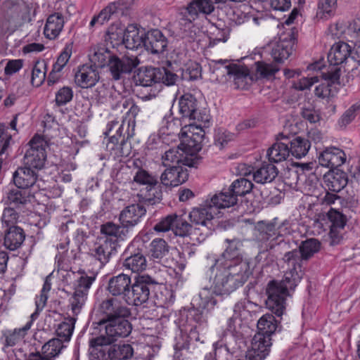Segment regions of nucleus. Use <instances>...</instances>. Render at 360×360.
<instances>
[{
  "mask_svg": "<svg viewBox=\"0 0 360 360\" xmlns=\"http://www.w3.org/2000/svg\"><path fill=\"white\" fill-rule=\"evenodd\" d=\"M134 349L129 344L114 345L110 347V360H127L132 356Z\"/></svg>",
  "mask_w": 360,
  "mask_h": 360,
  "instance_id": "nucleus-51",
  "label": "nucleus"
},
{
  "mask_svg": "<svg viewBox=\"0 0 360 360\" xmlns=\"http://www.w3.org/2000/svg\"><path fill=\"white\" fill-rule=\"evenodd\" d=\"M211 34L213 36V39L217 41L225 42L227 41L230 29L226 26L224 23L220 22L215 26H212Z\"/></svg>",
  "mask_w": 360,
  "mask_h": 360,
  "instance_id": "nucleus-57",
  "label": "nucleus"
},
{
  "mask_svg": "<svg viewBox=\"0 0 360 360\" xmlns=\"http://www.w3.org/2000/svg\"><path fill=\"white\" fill-rule=\"evenodd\" d=\"M198 307H191L184 309L181 313V321L191 327L201 326L207 321V316L205 310L207 311L212 309L217 301L210 292V290L205 288L199 292L198 298L195 300L197 302Z\"/></svg>",
  "mask_w": 360,
  "mask_h": 360,
  "instance_id": "nucleus-9",
  "label": "nucleus"
},
{
  "mask_svg": "<svg viewBox=\"0 0 360 360\" xmlns=\"http://www.w3.org/2000/svg\"><path fill=\"white\" fill-rule=\"evenodd\" d=\"M158 282L148 274L135 276L127 297L126 304L136 307L149 304L151 291Z\"/></svg>",
  "mask_w": 360,
  "mask_h": 360,
  "instance_id": "nucleus-11",
  "label": "nucleus"
},
{
  "mask_svg": "<svg viewBox=\"0 0 360 360\" xmlns=\"http://www.w3.org/2000/svg\"><path fill=\"white\" fill-rule=\"evenodd\" d=\"M193 231H195L193 225L189 224L183 214H174L172 231L176 236L183 238L188 237L191 241H196L198 243H202L198 236H194Z\"/></svg>",
  "mask_w": 360,
  "mask_h": 360,
  "instance_id": "nucleus-38",
  "label": "nucleus"
},
{
  "mask_svg": "<svg viewBox=\"0 0 360 360\" xmlns=\"http://www.w3.org/2000/svg\"><path fill=\"white\" fill-rule=\"evenodd\" d=\"M146 32L140 30L137 25H129L124 30L122 42L128 49H138L144 46Z\"/></svg>",
  "mask_w": 360,
  "mask_h": 360,
  "instance_id": "nucleus-31",
  "label": "nucleus"
},
{
  "mask_svg": "<svg viewBox=\"0 0 360 360\" xmlns=\"http://www.w3.org/2000/svg\"><path fill=\"white\" fill-rule=\"evenodd\" d=\"M226 246L224 252L221 255L220 257L215 259V262L226 264L230 266L236 267L240 264H245V271H250V266L248 262L243 259L240 253V249L243 245L242 242L239 239H226Z\"/></svg>",
  "mask_w": 360,
  "mask_h": 360,
  "instance_id": "nucleus-17",
  "label": "nucleus"
},
{
  "mask_svg": "<svg viewBox=\"0 0 360 360\" xmlns=\"http://www.w3.org/2000/svg\"><path fill=\"white\" fill-rule=\"evenodd\" d=\"M336 1L337 0H320L319 4V13H323L321 18H326L332 15Z\"/></svg>",
  "mask_w": 360,
  "mask_h": 360,
  "instance_id": "nucleus-63",
  "label": "nucleus"
},
{
  "mask_svg": "<svg viewBox=\"0 0 360 360\" xmlns=\"http://www.w3.org/2000/svg\"><path fill=\"white\" fill-rule=\"evenodd\" d=\"M147 266L145 256L140 252L127 257L123 262V266L132 272H139L146 269Z\"/></svg>",
  "mask_w": 360,
  "mask_h": 360,
  "instance_id": "nucleus-50",
  "label": "nucleus"
},
{
  "mask_svg": "<svg viewBox=\"0 0 360 360\" xmlns=\"http://www.w3.org/2000/svg\"><path fill=\"white\" fill-rule=\"evenodd\" d=\"M19 218L18 212L15 210V207H8L4 209L1 220L4 225H6L8 229L11 226H15Z\"/></svg>",
  "mask_w": 360,
  "mask_h": 360,
  "instance_id": "nucleus-60",
  "label": "nucleus"
},
{
  "mask_svg": "<svg viewBox=\"0 0 360 360\" xmlns=\"http://www.w3.org/2000/svg\"><path fill=\"white\" fill-rule=\"evenodd\" d=\"M112 241L97 239L89 250L90 256L98 262L99 268H103L117 252V247Z\"/></svg>",
  "mask_w": 360,
  "mask_h": 360,
  "instance_id": "nucleus-18",
  "label": "nucleus"
},
{
  "mask_svg": "<svg viewBox=\"0 0 360 360\" xmlns=\"http://www.w3.org/2000/svg\"><path fill=\"white\" fill-rule=\"evenodd\" d=\"M136 165V171L134 172L133 180L139 185H146V187L154 185L158 182L156 176L150 174L147 170L140 167L136 162H134Z\"/></svg>",
  "mask_w": 360,
  "mask_h": 360,
  "instance_id": "nucleus-53",
  "label": "nucleus"
},
{
  "mask_svg": "<svg viewBox=\"0 0 360 360\" xmlns=\"http://www.w3.org/2000/svg\"><path fill=\"white\" fill-rule=\"evenodd\" d=\"M73 91L70 86H63L56 93V104L57 106H63L72 100Z\"/></svg>",
  "mask_w": 360,
  "mask_h": 360,
  "instance_id": "nucleus-56",
  "label": "nucleus"
},
{
  "mask_svg": "<svg viewBox=\"0 0 360 360\" xmlns=\"http://www.w3.org/2000/svg\"><path fill=\"white\" fill-rule=\"evenodd\" d=\"M25 237V233L20 227L11 226L6 231L4 244L7 249L15 250L20 247Z\"/></svg>",
  "mask_w": 360,
  "mask_h": 360,
  "instance_id": "nucleus-42",
  "label": "nucleus"
},
{
  "mask_svg": "<svg viewBox=\"0 0 360 360\" xmlns=\"http://www.w3.org/2000/svg\"><path fill=\"white\" fill-rule=\"evenodd\" d=\"M240 337V333H223L220 339L215 342L217 349H219L217 351L222 352L226 356L233 353L237 349L238 340Z\"/></svg>",
  "mask_w": 360,
  "mask_h": 360,
  "instance_id": "nucleus-43",
  "label": "nucleus"
},
{
  "mask_svg": "<svg viewBox=\"0 0 360 360\" xmlns=\"http://www.w3.org/2000/svg\"><path fill=\"white\" fill-rule=\"evenodd\" d=\"M253 184L245 178L235 180L227 191L217 193L212 197V201L215 205L225 208L234 206L237 204L238 197L243 196L252 191Z\"/></svg>",
  "mask_w": 360,
  "mask_h": 360,
  "instance_id": "nucleus-12",
  "label": "nucleus"
},
{
  "mask_svg": "<svg viewBox=\"0 0 360 360\" xmlns=\"http://www.w3.org/2000/svg\"><path fill=\"white\" fill-rule=\"evenodd\" d=\"M146 209L143 205L132 204L126 207L120 214V224L130 233L145 216Z\"/></svg>",
  "mask_w": 360,
  "mask_h": 360,
  "instance_id": "nucleus-21",
  "label": "nucleus"
},
{
  "mask_svg": "<svg viewBox=\"0 0 360 360\" xmlns=\"http://www.w3.org/2000/svg\"><path fill=\"white\" fill-rule=\"evenodd\" d=\"M174 214H168L161 219L153 227L157 232H167L169 230L173 231Z\"/></svg>",
  "mask_w": 360,
  "mask_h": 360,
  "instance_id": "nucleus-62",
  "label": "nucleus"
},
{
  "mask_svg": "<svg viewBox=\"0 0 360 360\" xmlns=\"http://www.w3.org/2000/svg\"><path fill=\"white\" fill-rule=\"evenodd\" d=\"M359 109L360 105L357 104H354L349 107L339 119V125L340 127H346L350 124L355 119Z\"/></svg>",
  "mask_w": 360,
  "mask_h": 360,
  "instance_id": "nucleus-59",
  "label": "nucleus"
},
{
  "mask_svg": "<svg viewBox=\"0 0 360 360\" xmlns=\"http://www.w3.org/2000/svg\"><path fill=\"white\" fill-rule=\"evenodd\" d=\"M330 221V229H342L346 224V218L340 212L331 209L328 213Z\"/></svg>",
  "mask_w": 360,
  "mask_h": 360,
  "instance_id": "nucleus-58",
  "label": "nucleus"
},
{
  "mask_svg": "<svg viewBox=\"0 0 360 360\" xmlns=\"http://www.w3.org/2000/svg\"><path fill=\"white\" fill-rule=\"evenodd\" d=\"M188 177L186 169L181 165L167 168L160 176V184L166 187H175L184 183Z\"/></svg>",
  "mask_w": 360,
  "mask_h": 360,
  "instance_id": "nucleus-25",
  "label": "nucleus"
},
{
  "mask_svg": "<svg viewBox=\"0 0 360 360\" xmlns=\"http://www.w3.org/2000/svg\"><path fill=\"white\" fill-rule=\"evenodd\" d=\"M179 112L184 120L188 119L189 124H200L202 127H209L210 115L206 110H200L196 98L190 94H184L179 99Z\"/></svg>",
  "mask_w": 360,
  "mask_h": 360,
  "instance_id": "nucleus-13",
  "label": "nucleus"
},
{
  "mask_svg": "<svg viewBox=\"0 0 360 360\" xmlns=\"http://www.w3.org/2000/svg\"><path fill=\"white\" fill-rule=\"evenodd\" d=\"M210 70L216 80L221 83L232 81L236 89H245L252 82L248 68L226 59L213 60Z\"/></svg>",
  "mask_w": 360,
  "mask_h": 360,
  "instance_id": "nucleus-4",
  "label": "nucleus"
},
{
  "mask_svg": "<svg viewBox=\"0 0 360 360\" xmlns=\"http://www.w3.org/2000/svg\"><path fill=\"white\" fill-rule=\"evenodd\" d=\"M321 248L320 242L315 238L302 241L298 248L286 252L283 261L286 271L281 281H271L266 288V307L278 317L285 309V297L290 296L304 276L303 263L311 259Z\"/></svg>",
  "mask_w": 360,
  "mask_h": 360,
  "instance_id": "nucleus-1",
  "label": "nucleus"
},
{
  "mask_svg": "<svg viewBox=\"0 0 360 360\" xmlns=\"http://www.w3.org/2000/svg\"><path fill=\"white\" fill-rule=\"evenodd\" d=\"M63 348V344L59 338H53L46 342L41 347V354L45 360H55Z\"/></svg>",
  "mask_w": 360,
  "mask_h": 360,
  "instance_id": "nucleus-49",
  "label": "nucleus"
},
{
  "mask_svg": "<svg viewBox=\"0 0 360 360\" xmlns=\"http://www.w3.org/2000/svg\"><path fill=\"white\" fill-rule=\"evenodd\" d=\"M324 182L328 190L338 193L347 184V174L338 169H330L323 176Z\"/></svg>",
  "mask_w": 360,
  "mask_h": 360,
  "instance_id": "nucleus-37",
  "label": "nucleus"
},
{
  "mask_svg": "<svg viewBox=\"0 0 360 360\" xmlns=\"http://www.w3.org/2000/svg\"><path fill=\"white\" fill-rule=\"evenodd\" d=\"M288 143L290 154L297 159L304 157L311 147L310 141L300 136H297L292 140H290L288 138Z\"/></svg>",
  "mask_w": 360,
  "mask_h": 360,
  "instance_id": "nucleus-48",
  "label": "nucleus"
},
{
  "mask_svg": "<svg viewBox=\"0 0 360 360\" xmlns=\"http://www.w3.org/2000/svg\"><path fill=\"white\" fill-rule=\"evenodd\" d=\"M99 309L105 315L98 322L99 330H103L113 342L131 333V324L127 319L131 315V311L125 304L115 297H110L102 301Z\"/></svg>",
  "mask_w": 360,
  "mask_h": 360,
  "instance_id": "nucleus-2",
  "label": "nucleus"
},
{
  "mask_svg": "<svg viewBox=\"0 0 360 360\" xmlns=\"http://www.w3.org/2000/svg\"><path fill=\"white\" fill-rule=\"evenodd\" d=\"M64 17L60 13L50 15L46 20L44 33L49 39H55L62 31L64 26Z\"/></svg>",
  "mask_w": 360,
  "mask_h": 360,
  "instance_id": "nucleus-40",
  "label": "nucleus"
},
{
  "mask_svg": "<svg viewBox=\"0 0 360 360\" xmlns=\"http://www.w3.org/2000/svg\"><path fill=\"white\" fill-rule=\"evenodd\" d=\"M167 46V39L159 30H152L145 35L144 48L152 54L163 53Z\"/></svg>",
  "mask_w": 360,
  "mask_h": 360,
  "instance_id": "nucleus-30",
  "label": "nucleus"
},
{
  "mask_svg": "<svg viewBox=\"0 0 360 360\" xmlns=\"http://www.w3.org/2000/svg\"><path fill=\"white\" fill-rule=\"evenodd\" d=\"M139 63L136 56H124L118 58L114 54L108 64L109 70L112 78L118 80L122 75L131 72Z\"/></svg>",
  "mask_w": 360,
  "mask_h": 360,
  "instance_id": "nucleus-19",
  "label": "nucleus"
},
{
  "mask_svg": "<svg viewBox=\"0 0 360 360\" xmlns=\"http://www.w3.org/2000/svg\"><path fill=\"white\" fill-rule=\"evenodd\" d=\"M266 155L271 162L285 160L290 155L288 136L280 134L277 141L267 150Z\"/></svg>",
  "mask_w": 360,
  "mask_h": 360,
  "instance_id": "nucleus-27",
  "label": "nucleus"
},
{
  "mask_svg": "<svg viewBox=\"0 0 360 360\" xmlns=\"http://www.w3.org/2000/svg\"><path fill=\"white\" fill-rule=\"evenodd\" d=\"M178 76L170 70L165 68H145L140 69L135 77L136 84L143 87H152L148 94L143 97L145 100H150L156 96L160 91L157 86L161 84L171 86L175 84Z\"/></svg>",
  "mask_w": 360,
  "mask_h": 360,
  "instance_id": "nucleus-5",
  "label": "nucleus"
},
{
  "mask_svg": "<svg viewBox=\"0 0 360 360\" xmlns=\"http://www.w3.org/2000/svg\"><path fill=\"white\" fill-rule=\"evenodd\" d=\"M106 150L113 159H118L122 157H127L131 153V148L124 137L119 138L115 135L111 136L106 143Z\"/></svg>",
  "mask_w": 360,
  "mask_h": 360,
  "instance_id": "nucleus-34",
  "label": "nucleus"
},
{
  "mask_svg": "<svg viewBox=\"0 0 360 360\" xmlns=\"http://www.w3.org/2000/svg\"><path fill=\"white\" fill-rule=\"evenodd\" d=\"M349 57L352 58V45L344 41L334 44L328 53V62L334 66L343 63Z\"/></svg>",
  "mask_w": 360,
  "mask_h": 360,
  "instance_id": "nucleus-32",
  "label": "nucleus"
},
{
  "mask_svg": "<svg viewBox=\"0 0 360 360\" xmlns=\"http://www.w3.org/2000/svg\"><path fill=\"white\" fill-rule=\"evenodd\" d=\"M345 153L336 147L326 148L319 155V164L330 169H338L346 161Z\"/></svg>",
  "mask_w": 360,
  "mask_h": 360,
  "instance_id": "nucleus-24",
  "label": "nucleus"
},
{
  "mask_svg": "<svg viewBox=\"0 0 360 360\" xmlns=\"http://www.w3.org/2000/svg\"><path fill=\"white\" fill-rule=\"evenodd\" d=\"M28 195L25 191L20 190L18 187L11 189L8 193L6 198V203L10 207L18 208L27 202Z\"/></svg>",
  "mask_w": 360,
  "mask_h": 360,
  "instance_id": "nucleus-52",
  "label": "nucleus"
},
{
  "mask_svg": "<svg viewBox=\"0 0 360 360\" xmlns=\"http://www.w3.org/2000/svg\"><path fill=\"white\" fill-rule=\"evenodd\" d=\"M278 174V170L275 165L263 162L259 168L253 171L252 178L256 183L265 184L272 182Z\"/></svg>",
  "mask_w": 360,
  "mask_h": 360,
  "instance_id": "nucleus-39",
  "label": "nucleus"
},
{
  "mask_svg": "<svg viewBox=\"0 0 360 360\" xmlns=\"http://www.w3.org/2000/svg\"><path fill=\"white\" fill-rule=\"evenodd\" d=\"M94 281L95 276L87 275H82L76 281L75 291L69 299V305L72 317H77L81 312L87 299L88 291Z\"/></svg>",
  "mask_w": 360,
  "mask_h": 360,
  "instance_id": "nucleus-15",
  "label": "nucleus"
},
{
  "mask_svg": "<svg viewBox=\"0 0 360 360\" xmlns=\"http://www.w3.org/2000/svg\"><path fill=\"white\" fill-rule=\"evenodd\" d=\"M301 116L303 119L307 120L311 124H315L321 120L319 111L316 110L311 104H308V105L302 107Z\"/></svg>",
  "mask_w": 360,
  "mask_h": 360,
  "instance_id": "nucleus-61",
  "label": "nucleus"
},
{
  "mask_svg": "<svg viewBox=\"0 0 360 360\" xmlns=\"http://www.w3.org/2000/svg\"><path fill=\"white\" fill-rule=\"evenodd\" d=\"M18 116V114L15 115L9 122L0 123V155L6 153L12 137L18 132L16 128Z\"/></svg>",
  "mask_w": 360,
  "mask_h": 360,
  "instance_id": "nucleus-36",
  "label": "nucleus"
},
{
  "mask_svg": "<svg viewBox=\"0 0 360 360\" xmlns=\"http://www.w3.org/2000/svg\"><path fill=\"white\" fill-rule=\"evenodd\" d=\"M28 148L24 155V165L36 170L43 168L46 158V142L40 135L36 134L29 142Z\"/></svg>",
  "mask_w": 360,
  "mask_h": 360,
  "instance_id": "nucleus-16",
  "label": "nucleus"
},
{
  "mask_svg": "<svg viewBox=\"0 0 360 360\" xmlns=\"http://www.w3.org/2000/svg\"><path fill=\"white\" fill-rule=\"evenodd\" d=\"M221 208L224 207L215 205L211 198L210 200H207L202 205L194 207L190 212L188 217L195 228L193 235L194 236H198L200 241L203 242L207 237L212 234L213 230L212 221L218 210Z\"/></svg>",
  "mask_w": 360,
  "mask_h": 360,
  "instance_id": "nucleus-8",
  "label": "nucleus"
},
{
  "mask_svg": "<svg viewBox=\"0 0 360 360\" xmlns=\"http://www.w3.org/2000/svg\"><path fill=\"white\" fill-rule=\"evenodd\" d=\"M77 317L70 316L58 324L56 328L57 336L63 341H69L72 335Z\"/></svg>",
  "mask_w": 360,
  "mask_h": 360,
  "instance_id": "nucleus-54",
  "label": "nucleus"
},
{
  "mask_svg": "<svg viewBox=\"0 0 360 360\" xmlns=\"http://www.w3.org/2000/svg\"><path fill=\"white\" fill-rule=\"evenodd\" d=\"M99 73L93 65H84L79 68L75 75V84L87 89L94 86L99 80Z\"/></svg>",
  "mask_w": 360,
  "mask_h": 360,
  "instance_id": "nucleus-28",
  "label": "nucleus"
},
{
  "mask_svg": "<svg viewBox=\"0 0 360 360\" xmlns=\"http://www.w3.org/2000/svg\"><path fill=\"white\" fill-rule=\"evenodd\" d=\"M131 285L132 281L130 276L122 273L110 278L108 282L107 290L113 297H119L126 302Z\"/></svg>",
  "mask_w": 360,
  "mask_h": 360,
  "instance_id": "nucleus-22",
  "label": "nucleus"
},
{
  "mask_svg": "<svg viewBox=\"0 0 360 360\" xmlns=\"http://www.w3.org/2000/svg\"><path fill=\"white\" fill-rule=\"evenodd\" d=\"M37 170L25 165L18 167L13 173V179L18 188L27 189L34 188L38 179Z\"/></svg>",
  "mask_w": 360,
  "mask_h": 360,
  "instance_id": "nucleus-26",
  "label": "nucleus"
},
{
  "mask_svg": "<svg viewBox=\"0 0 360 360\" xmlns=\"http://www.w3.org/2000/svg\"><path fill=\"white\" fill-rule=\"evenodd\" d=\"M94 97L98 103H109L112 108H117L118 103L114 105V97L115 98H120V95L113 91L108 85L102 84L97 86L94 93Z\"/></svg>",
  "mask_w": 360,
  "mask_h": 360,
  "instance_id": "nucleus-45",
  "label": "nucleus"
},
{
  "mask_svg": "<svg viewBox=\"0 0 360 360\" xmlns=\"http://www.w3.org/2000/svg\"><path fill=\"white\" fill-rule=\"evenodd\" d=\"M32 324V321H30L22 328L4 332L3 349H5L7 347H13L23 342L26 333L31 328Z\"/></svg>",
  "mask_w": 360,
  "mask_h": 360,
  "instance_id": "nucleus-44",
  "label": "nucleus"
},
{
  "mask_svg": "<svg viewBox=\"0 0 360 360\" xmlns=\"http://www.w3.org/2000/svg\"><path fill=\"white\" fill-rule=\"evenodd\" d=\"M101 233L103 236L99 239L112 241L117 248L120 247V242L124 240L129 233L121 224L117 225L112 222H107L101 225Z\"/></svg>",
  "mask_w": 360,
  "mask_h": 360,
  "instance_id": "nucleus-29",
  "label": "nucleus"
},
{
  "mask_svg": "<svg viewBox=\"0 0 360 360\" xmlns=\"http://www.w3.org/2000/svg\"><path fill=\"white\" fill-rule=\"evenodd\" d=\"M284 225V222L277 225L274 221H259L256 224L255 237L260 249V254L268 253L276 245L288 244L283 239V236L289 233L286 229H283Z\"/></svg>",
  "mask_w": 360,
  "mask_h": 360,
  "instance_id": "nucleus-7",
  "label": "nucleus"
},
{
  "mask_svg": "<svg viewBox=\"0 0 360 360\" xmlns=\"http://www.w3.org/2000/svg\"><path fill=\"white\" fill-rule=\"evenodd\" d=\"M46 78V73L41 70L39 63L34 65L32 71L31 82L33 86H39Z\"/></svg>",
  "mask_w": 360,
  "mask_h": 360,
  "instance_id": "nucleus-64",
  "label": "nucleus"
},
{
  "mask_svg": "<svg viewBox=\"0 0 360 360\" xmlns=\"http://www.w3.org/2000/svg\"><path fill=\"white\" fill-rule=\"evenodd\" d=\"M200 124H188L181 128V151L188 157L200 158L197 155L202 148V143L205 138V129L209 127H202Z\"/></svg>",
  "mask_w": 360,
  "mask_h": 360,
  "instance_id": "nucleus-10",
  "label": "nucleus"
},
{
  "mask_svg": "<svg viewBox=\"0 0 360 360\" xmlns=\"http://www.w3.org/2000/svg\"><path fill=\"white\" fill-rule=\"evenodd\" d=\"M179 150H181L180 145L178 148H170L167 150L162 155V165L165 167H168L172 163H177L178 165H179V163H181L183 165L189 167H198L200 163L199 158L188 157L186 155H184V153H180Z\"/></svg>",
  "mask_w": 360,
  "mask_h": 360,
  "instance_id": "nucleus-23",
  "label": "nucleus"
},
{
  "mask_svg": "<svg viewBox=\"0 0 360 360\" xmlns=\"http://www.w3.org/2000/svg\"><path fill=\"white\" fill-rule=\"evenodd\" d=\"M294 42L292 39H280L272 44L271 56L274 60L282 62L287 59L292 53Z\"/></svg>",
  "mask_w": 360,
  "mask_h": 360,
  "instance_id": "nucleus-41",
  "label": "nucleus"
},
{
  "mask_svg": "<svg viewBox=\"0 0 360 360\" xmlns=\"http://www.w3.org/2000/svg\"><path fill=\"white\" fill-rule=\"evenodd\" d=\"M140 200L147 204L154 205L159 202L162 198L161 186L159 182L140 191L138 195Z\"/></svg>",
  "mask_w": 360,
  "mask_h": 360,
  "instance_id": "nucleus-47",
  "label": "nucleus"
},
{
  "mask_svg": "<svg viewBox=\"0 0 360 360\" xmlns=\"http://www.w3.org/2000/svg\"><path fill=\"white\" fill-rule=\"evenodd\" d=\"M278 328V321L275 316L270 314L263 315L257 322V333L255 335H260L262 341L266 342L268 340L271 342V336Z\"/></svg>",
  "mask_w": 360,
  "mask_h": 360,
  "instance_id": "nucleus-33",
  "label": "nucleus"
},
{
  "mask_svg": "<svg viewBox=\"0 0 360 360\" xmlns=\"http://www.w3.org/2000/svg\"><path fill=\"white\" fill-rule=\"evenodd\" d=\"M257 73L261 78H269L275 75L278 71L276 65L272 63H266L264 61H258L255 63Z\"/></svg>",
  "mask_w": 360,
  "mask_h": 360,
  "instance_id": "nucleus-55",
  "label": "nucleus"
},
{
  "mask_svg": "<svg viewBox=\"0 0 360 360\" xmlns=\"http://www.w3.org/2000/svg\"><path fill=\"white\" fill-rule=\"evenodd\" d=\"M136 0H117L109 3L97 15L91 19L89 26L102 25L112 18L127 16L129 15Z\"/></svg>",
  "mask_w": 360,
  "mask_h": 360,
  "instance_id": "nucleus-14",
  "label": "nucleus"
},
{
  "mask_svg": "<svg viewBox=\"0 0 360 360\" xmlns=\"http://www.w3.org/2000/svg\"><path fill=\"white\" fill-rule=\"evenodd\" d=\"M210 269L216 270L212 285V292H210L217 295H229L242 286L250 274V271H244V264L233 267L221 262H214Z\"/></svg>",
  "mask_w": 360,
  "mask_h": 360,
  "instance_id": "nucleus-3",
  "label": "nucleus"
},
{
  "mask_svg": "<svg viewBox=\"0 0 360 360\" xmlns=\"http://www.w3.org/2000/svg\"><path fill=\"white\" fill-rule=\"evenodd\" d=\"M114 343L103 331L89 340V353L92 360H104L106 356H109L110 345Z\"/></svg>",
  "mask_w": 360,
  "mask_h": 360,
  "instance_id": "nucleus-20",
  "label": "nucleus"
},
{
  "mask_svg": "<svg viewBox=\"0 0 360 360\" xmlns=\"http://www.w3.org/2000/svg\"><path fill=\"white\" fill-rule=\"evenodd\" d=\"M169 250V246L164 239L155 238L149 245V257L155 262H160Z\"/></svg>",
  "mask_w": 360,
  "mask_h": 360,
  "instance_id": "nucleus-46",
  "label": "nucleus"
},
{
  "mask_svg": "<svg viewBox=\"0 0 360 360\" xmlns=\"http://www.w3.org/2000/svg\"><path fill=\"white\" fill-rule=\"evenodd\" d=\"M214 10L212 0H193L186 6L179 10V23L180 29L183 31V37L188 38V41L195 39V27L193 22L199 17L200 14L209 15Z\"/></svg>",
  "mask_w": 360,
  "mask_h": 360,
  "instance_id": "nucleus-6",
  "label": "nucleus"
},
{
  "mask_svg": "<svg viewBox=\"0 0 360 360\" xmlns=\"http://www.w3.org/2000/svg\"><path fill=\"white\" fill-rule=\"evenodd\" d=\"M114 54L104 44L93 46L89 50V57L94 68L108 65Z\"/></svg>",
  "mask_w": 360,
  "mask_h": 360,
  "instance_id": "nucleus-35",
  "label": "nucleus"
}]
</instances>
